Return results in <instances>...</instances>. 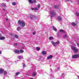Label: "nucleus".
Here are the masks:
<instances>
[{"label":"nucleus","mask_w":79,"mask_h":79,"mask_svg":"<svg viewBox=\"0 0 79 79\" xmlns=\"http://www.w3.org/2000/svg\"><path fill=\"white\" fill-rule=\"evenodd\" d=\"M15 53L19 54L20 53V51H19V50H15Z\"/></svg>","instance_id":"9d476101"},{"label":"nucleus","mask_w":79,"mask_h":79,"mask_svg":"<svg viewBox=\"0 0 79 79\" xmlns=\"http://www.w3.org/2000/svg\"><path fill=\"white\" fill-rule=\"evenodd\" d=\"M71 1V2H72V3H73V0H70Z\"/></svg>","instance_id":"c9c22d12"},{"label":"nucleus","mask_w":79,"mask_h":79,"mask_svg":"<svg viewBox=\"0 0 79 79\" xmlns=\"http://www.w3.org/2000/svg\"><path fill=\"white\" fill-rule=\"evenodd\" d=\"M28 17H29L30 19H35V18H37V17L36 16L32 15H29Z\"/></svg>","instance_id":"39448f33"},{"label":"nucleus","mask_w":79,"mask_h":79,"mask_svg":"<svg viewBox=\"0 0 79 79\" xmlns=\"http://www.w3.org/2000/svg\"><path fill=\"white\" fill-rule=\"evenodd\" d=\"M3 10H4V11H5V9L4 8H3Z\"/></svg>","instance_id":"a19ab883"},{"label":"nucleus","mask_w":79,"mask_h":79,"mask_svg":"<svg viewBox=\"0 0 79 79\" xmlns=\"http://www.w3.org/2000/svg\"><path fill=\"white\" fill-rule=\"evenodd\" d=\"M52 27L53 28V30L54 31H56V32L57 31V29H56L54 26H52Z\"/></svg>","instance_id":"f8f14e48"},{"label":"nucleus","mask_w":79,"mask_h":79,"mask_svg":"<svg viewBox=\"0 0 79 79\" xmlns=\"http://www.w3.org/2000/svg\"><path fill=\"white\" fill-rule=\"evenodd\" d=\"M18 57L19 59H22V58H23V56H19Z\"/></svg>","instance_id":"5701e85b"},{"label":"nucleus","mask_w":79,"mask_h":79,"mask_svg":"<svg viewBox=\"0 0 79 79\" xmlns=\"http://www.w3.org/2000/svg\"><path fill=\"white\" fill-rule=\"evenodd\" d=\"M23 68H24V67H25V64H23Z\"/></svg>","instance_id":"4c0bfd02"},{"label":"nucleus","mask_w":79,"mask_h":79,"mask_svg":"<svg viewBox=\"0 0 79 79\" xmlns=\"http://www.w3.org/2000/svg\"><path fill=\"white\" fill-rule=\"evenodd\" d=\"M57 19H58V20H59V21H61V17L60 16H58L57 18Z\"/></svg>","instance_id":"dca6fc26"},{"label":"nucleus","mask_w":79,"mask_h":79,"mask_svg":"<svg viewBox=\"0 0 79 79\" xmlns=\"http://www.w3.org/2000/svg\"><path fill=\"white\" fill-rule=\"evenodd\" d=\"M17 30L18 31H19V30H21V28L20 27H19L17 29Z\"/></svg>","instance_id":"4be33fe9"},{"label":"nucleus","mask_w":79,"mask_h":79,"mask_svg":"<svg viewBox=\"0 0 79 79\" xmlns=\"http://www.w3.org/2000/svg\"><path fill=\"white\" fill-rule=\"evenodd\" d=\"M1 52L0 51V54H1Z\"/></svg>","instance_id":"09e8293b"},{"label":"nucleus","mask_w":79,"mask_h":79,"mask_svg":"<svg viewBox=\"0 0 79 79\" xmlns=\"http://www.w3.org/2000/svg\"><path fill=\"white\" fill-rule=\"evenodd\" d=\"M19 72H17L16 73V76H18V75H19Z\"/></svg>","instance_id":"c756f323"},{"label":"nucleus","mask_w":79,"mask_h":79,"mask_svg":"<svg viewBox=\"0 0 79 79\" xmlns=\"http://www.w3.org/2000/svg\"><path fill=\"white\" fill-rule=\"evenodd\" d=\"M68 36L67 35H64V38H66V37H67Z\"/></svg>","instance_id":"a878e982"},{"label":"nucleus","mask_w":79,"mask_h":79,"mask_svg":"<svg viewBox=\"0 0 79 79\" xmlns=\"http://www.w3.org/2000/svg\"><path fill=\"white\" fill-rule=\"evenodd\" d=\"M58 68L59 69V68H57V69H58Z\"/></svg>","instance_id":"3c124183"},{"label":"nucleus","mask_w":79,"mask_h":79,"mask_svg":"<svg viewBox=\"0 0 79 79\" xmlns=\"http://www.w3.org/2000/svg\"><path fill=\"white\" fill-rule=\"evenodd\" d=\"M76 16H79V13H78L77 12H76Z\"/></svg>","instance_id":"393cba45"},{"label":"nucleus","mask_w":79,"mask_h":79,"mask_svg":"<svg viewBox=\"0 0 79 79\" xmlns=\"http://www.w3.org/2000/svg\"><path fill=\"white\" fill-rule=\"evenodd\" d=\"M5 39V36H2V37H0V40H4Z\"/></svg>","instance_id":"2eb2a0df"},{"label":"nucleus","mask_w":79,"mask_h":79,"mask_svg":"<svg viewBox=\"0 0 79 79\" xmlns=\"http://www.w3.org/2000/svg\"><path fill=\"white\" fill-rule=\"evenodd\" d=\"M60 32H63V34H64V33H65L64 31L63 30H60Z\"/></svg>","instance_id":"4468645a"},{"label":"nucleus","mask_w":79,"mask_h":79,"mask_svg":"<svg viewBox=\"0 0 79 79\" xmlns=\"http://www.w3.org/2000/svg\"><path fill=\"white\" fill-rule=\"evenodd\" d=\"M53 7L54 8H55V9H58V6L55 5H54Z\"/></svg>","instance_id":"1a4fd4ad"},{"label":"nucleus","mask_w":79,"mask_h":79,"mask_svg":"<svg viewBox=\"0 0 79 79\" xmlns=\"http://www.w3.org/2000/svg\"><path fill=\"white\" fill-rule=\"evenodd\" d=\"M2 34H0V37H2Z\"/></svg>","instance_id":"ea45409f"},{"label":"nucleus","mask_w":79,"mask_h":79,"mask_svg":"<svg viewBox=\"0 0 79 79\" xmlns=\"http://www.w3.org/2000/svg\"><path fill=\"white\" fill-rule=\"evenodd\" d=\"M36 72H34L33 73L32 76H36Z\"/></svg>","instance_id":"a211bd4d"},{"label":"nucleus","mask_w":79,"mask_h":79,"mask_svg":"<svg viewBox=\"0 0 79 79\" xmlns=\"http://www.w3.org/2000/svg\"><path fill=\"white\" fill-rule=\"evenodd\" d=\"M76 24H77V23H73L72 24V26H76Z\"/></svg>","instance_id":"412c9836"},{"label":"nucleus","mask_w":79,"mask_h":79,"mask_svg":"<svg viewBox=\"0 0 79 79\" xmlns=\"http://www.w3.org/2000/svg\"><path fill=\"white\" fill-rule=\"evenodd\" d=\"M71 49L73 50L74 52L75 53H76L78 52V49L76 47L74 46H72Z\"/></svg>","instance_id":"f03ea898"},{"label":"nucleus","mask_w":79,"mask_h":79,"mask_svg":"<svg viewBox=\"0 0 79 79\" xmlns=\"http://www.w3.org/2000/svg\"><path fill=\"white\" fill-rule=\"evenodd\" d=\"M15 38H16V39L18 38V35H15Z\"/></svg>","instance_id":"c85d7f7f"},{"label":"nucleus","mask_w":79,"mask_h":79,"mask_svg":"<svg viewBox=\"0 0 79 79\" xmlns=\"http://www.w3.org/2000/svg\"><path fill=\"white\" fill-rule=\"evenodd\" d=\"M4 71V70L2 69H0V74H2L3 72Z\"/></svg>","instance_id":"9b49d317"},{"label":"nucleus","mask_w":79,"mask_h":79,"mask_svg":"<svg viewBox=\"0 0 79 79\" xmlns=\"http://www.w3.org/2000/svg\"><path fill=\"white\" fill-rule=\"evenodd\" d=\"M57 36H58V37H60V33H59L57 34Z\"/></svg>","instance_id":"f704fd0d"},{"label":"nucleus","mask_w":79,"mask_h":79,"mask_svg":"<svg viewBox=\"0 0 79 79\" xmlns=\"http://www.w3.org/2000/svg\"><path fill=\"white\" fill-rule=\"evenodd\" d=\"M36 49L38 51H39V50H40V48H39L37 47Z\"/></svg>","instance_id":"2f4dec72"},{"label":"nucleus","mask_w":79,"mask_h":79,"mask_svg":"<svg viewBox=\"0 0 79 79\" xmlns=\"http://www.w3.org/2000/svg\"><path fill=\"white\" fill-rule=\"evenodd\" d=\"M31 9L32 10V11H33V10H37V11H38L39 10L38 9V8L37 7H36L35 8H31Z\"/></svg>","instance_id":"6e6552de"},{"label":"nucleus","mask_w":79,"mask_h":79,"mask_svg":"<svg viewBox=\"0 0 79 79\" xmlns=\"http://www.w3.org/2000/svg\"><path fill=\"white\" fill-rule=\"evenodd\" d=\"M14 45H15V46L17 45V43H15Z\"/></svg>","instance_id":"e433bc0d"},{"label":"nucleus","mask_w":79,"mask_h":79,"mask_svg":"<svg viewBox=\"0 0 79 79\" xmlns=\"http://www.w3.org/2000/svg\"><path fill=\"white\" fill-rule=\"evenodd\" d=\"M33 34L34 35H35V31L34 32H33Z\"/></svg>","instance_id":"72a5a7b5"},{"label":"nucleus","mask_w":79,"mask_h":79,"mask_svg":"<svg viewBox=\"0 0 79 79\" xmlns=\"http://www.w3.org/2000/svg\"><path fill=\"white\" fill-rule=\"evenodd\" d=\"M6 73H7V72H6V71H4V74H3V75H4V76H5V75H6Z\"/></svg>","instance_id":"bb28decb"},{"label":"nucleus","mask_w":79,"mask_h":79,"mask_svg":"<svg viewBox=\"0 0 79 79\" xmlns=\"http://www.w3.org/2000/svg\"><path fill=\"white\" fill-rule=\"evenodd\" d=\"M65 74L64 73H63L62 75V77H65Z\"/></svg>","instance_id":"b1692460"},{"label":"nucleus","mask_w":79,"mask_h":79,"mask_svg":"<svg viewBox=\"0 0 79 79\" xmlns=\"http://www.w3.org/2000/svg\"><path fill=\"white\" fill-rule=\"evenodd\" d=\"M6 4L5 3H3L2 4V6H3V7H5V6H6Z\"/></svg>","instance_id":"f3484780"},{"label":"nucleus","mask_w":79,"mask_h":79,"mask_svg":"<svg viewBox=\"0 0 79 79\" xmlns=\"http://www.w3.org/2000/svg\"><path fill=\"white\" fill-rule=\"evenodd\" d=\"M30 79H33V78H30Z\"/></svg>","instance_id":"a18cd8bd"},{"label":"nucleus","mask_w":79,"mask_h":79,"mask_svg":"<svg viewBox=\"0 0 79 79\" xmlns=\"http://www.w3.org/2000/svg\"><path fill=\"white\" fill-rule=\"evenodd\" d=\"M13 5H14V6H15V5H16V3L15 2H13L12 3Z\"/></svg>","instance_id":"473e14b6"},{"label":"nucleus","mask_w":79,"mask_h":79,"mask_svg":"<svg viewBox=\"0 0 79 79\" xmlns=\"http://www.w3.org/2000/svg\"><path fill=\"white\" fill-rule=\"evenodd\" d=\"M77 45H78V46H79V44H77Z\"/></svg>","instance_id":"c03bdc74"},{"label":"nucleus","mask_w":79,"mask_h":79,"mask_svg":"<svg viewBox=\"0 0 79 79\" xmlns=\"http://www.w3.org/2000/svg\"><path fill=\"white\" fill-rule=\"evenodd\" d=\"M56 0V1H58V0Z\"/></svg>","instance_id":"8fccbe9b"},{"label":"nucleus","mask_w":79,"mask_h":79,"mask_svg":"<svg viewBox=\"0 0 79 79\" xmlns=\"http://www.w3.org/2000/svg\"><path fill=\"white\" fill-rule=\"evenodd\" d=\"M53 57V56L52 55H50V56H48L47 57V59H51V58H52V57Z\"/></svg>","instance_id":"ddd939ff"},{"label":"nucleus","mask_w":79,"mask_h":79,"mask_svg":"<svg viewBox=\"0 0 79 79\" xmlns=\"http://www.w3.org/2000/svg\"><path fill=\"white\" fill-rule=\"evenodd\" d=\"M78 55H79V54H78Z\"/></svg>","instance_id":"603ef678"},{"label":"nucleus","mask_w":79,"mask_h":79,"mask_svg":"<svg viewBox=\"0 0 79 79\" xmlns=\"http://www.w3.org/2000/svg\"><path fill=\"white\" fill-rule=\"evenodd\" d=\"M73 58H79V54H76L74 55H73L72 56Z\"/></svg>","instance_id":"423d86ee"},{"label":"nucleus","mask_w":79,"mask_h":79,"mask_svg":"<svg viewBox=\"0 0 79 79\" xmlns=\"http://www.w3.org/2000/svg\"><path fill=\"white\" fill-rule=\"evenodd\" d=\"M20 53H23V52H24V51L22 50V49H20Z\"/></svg>","instance_id":"7c9ffc66"},{"label":"nucleus","mask_w":79,"mask_h":79,"mask_svg":"<svg viewBox=\"0 0 79 79\" xmlns=\"http://www.w3.org/2000/svg\"><path fill=\"white\" fill-rule=\"evenodd\" d=\"M22 49H24V47L22 48Z\"/></svg>","instance_id":"49530a36"},{"label":"nucleus","mask_w":79,"mask_h":79,"mask_svg":"<svg viewBox=\"0 0 79 79\" xmlns=\"http://www.w3.org/2000/svg\"><path fill=\"white\" fill-rule=\"evenodd\" d=\"M6 21H8V19H6Z\"/></svg>","instance_id":"79ce46f5"},{"label":"nucleus","mask_w":79,"mask_h":79,"mask_svg":"<svg viewBox=\"0 0 79 79\" xmlns=\"http://www.w3.org/2000/svg\"><path fill=\"white\" fill-rule=\"evenodd\" d=\"M78 79H79V76H78Z\"/></svg>","instance_id":"de8ad7c7"},{"label":"nucleus","mask_w":79,"mask_h":79,"mask_svg":"<svg viewBox=\"0 0 79 79\" xmlns=\"http://www.w3.org/2000/svg\"><path fill=\"white\" fill-rule=\"evenodd\" d=\"M37 8H40V5L39 4H38L37 5Z\"/></svg>","instance_id":"cd10ccee"},{"label":"nucleus","mask_w":79,"mask_h":79,"mask_svg":"<svg viewBox=\"0 0 79 79\" xmlns=\"http://www.w3.org/2000/svg\"><path fill=\"white\" fill-rule=\"evenodd\" d=\"M18 24L20 25L22 27H24L26 26V24L24 22L20 20L18 21Z\"/></svg>","instance_id":"f257e3e1"},{"label":"nucleus","mask_w":79,"mask_h":79,"mask_svg":"<svg viewBox=\"0 0 79 79\" xmlns=\"http://www.w3.org/2000/svg\"><path fill=\"white\" fill-rule=\"evenodd\" d=\"M28 2H29L30 3H36V1L35 0H33L32 1V0H28Z\"/></svg>","instance_id":"0eeeda50"},{"label":"nucleus","mask_w":79,"mask_h":79,"mask_svg":"<svg viewBox=\"0 0 79 79\" xmlns=\"http://www.w3.org/2000/svg\"><path fill=\"white\" fill-rule=\"evenodd\" d=\"M10 35H13V34H11Z\"/></svg>","instance_id":"37998d69"},{"label":"nucleus","mask_w":79,"mask_h":79,"mask_svg":"<svg viewBox=\"0 0 79 79\" xmlns=\"http://www.w3.org/2000/svg\"><path fill=\"white\" fill-rule=\"evenodd\" d=\"M51 43L52 44L54 47H55L56 46V44H59L60 42L59 41H57L55 43V42H54V41H51Z\"/></svg>","instance_id":"7ed1b4c3"},{"label":"nucleus","mask_w":79,"mask_h":79,"mask_svg":"<svg viewBox=\"0 0 79 79\" xmlns=\"http://www.w3.org/2000/svg\"><path fill=\"white\" fill-rule=\"evenodd\" d=\"M70 0H66V2H69Z\"/></svg>","instance_id":"58836bf2"},{"label":"nucleus","mask_w":79,"mask_h":79,"mask_svg":"<svg viewBox=\"0 0 79 79\" xmlns=\"http://www.w3.org/2000/svg\"><path fill=\"white\" fill-rule=\"evenodd\" d=\"M49 40H54V39L53 38V37L52 36H50L49 37Z\"/></svg>","instance_id":"6ab92c4d"},{"label":"nucleus","mask_w":79,"mask_h":79,"mask_svg":"<svg viewBox=\"0 0 79 79\" xmlns=\"http://www.w3.org/2000/svg\"><path fill=\"white\" fill-rule=\"evenodd\" d=\"M50 13L51 14V18H52L55 15V13L54 11H52L50 12Z\"/></svg>","instance_id":"20e7f679"},{"label":"nucleus","mask_w":79,"mask_h":79,"mask_svg":"<svg viewBox=\"0 0 79 79\" xmlns=\"http://www.w3.org/2000/svg\"><path fill=\"white\" fill-rule=\"evenodd\" d=\"M42 53L43 55H46V52H45V51H42Z\"/></svg>","instance_id":"aec40b11"}]
</instances>
